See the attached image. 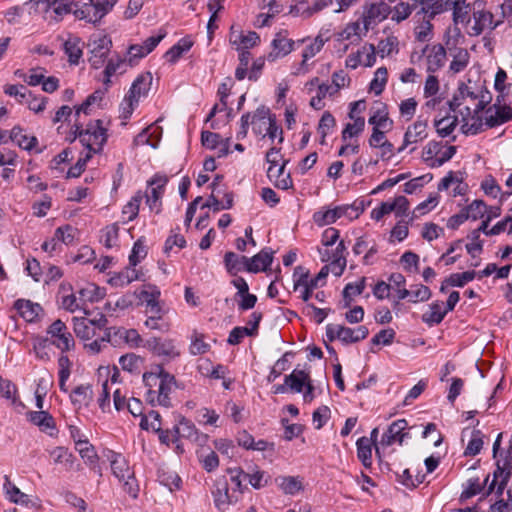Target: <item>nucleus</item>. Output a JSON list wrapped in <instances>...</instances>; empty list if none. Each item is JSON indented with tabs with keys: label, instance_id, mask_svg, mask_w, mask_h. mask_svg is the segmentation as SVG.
Instances as JSON below:
<instances>
[{
	"label": "nucleus",
	"instance_id": "obj_1",
	"mask_svg": "<svg viewBox=\"0 0 512 512\" xmlns=\"http://www.w3.org/2000/svg\"><path fill=\"white\" fill-rule=\"evenodd\" d=\"M143 380L150 387L147 400L154 405L155 401L163 407L171 406L170 394L175 386V377L159 367L158 373H144Z\"/></svg>",
	"mask_w": 512,
	"mask_h": 512
},
{
	"label": "nucleus",
	"instance_id": "obj_2",
	"mask_svg": "<svg viewBox=\"0 0 512 512\" xmlns=\"http://www.w3.org/2000/svg\"><path fill=\"white\" fill-rule=\"evenodd\" d=\"M503 23L496 19L494 14L485 8L483 0H475L471 7V15L466 25V33L470 37H478L485 31H493Z\"/></svg>",
	"mask_w": 512,
	"mask_h": 512
},
{
	"label": "nucleus",
	"instance_id": "obj_3",
	"mask_svg": "<svg viewBox=\"0 0 512 512\" xmlns=\"http://www.w3.org/2000/svg\"><path fill=\"white\" fill-rule=\"evenodd\" d=\"M490 97L481 95V100L470 104H464L460 108H457L462 121V132L466 135H476L482 131L483 121L479 115L486 105L490 102Z\"/></svg>",
	"mask_w": 512,
	"mask_h": 512
},
{
	"label": "nucleus",
	"instance_id": "obj_4",
	"mask_svg": "<svg viewBox=\"0 0 512 512\" xmlns=\"http://www.w3.org/2000/svg\"><path fill=\"white\" fill-rule=\"evenodd\" d=\"M113 475L123 484L124 491L132 498H136L139 492L134 472L130 469L127 460L121 454H114L110 460Z\"/></svg>",
	"mask_w": 512,
	"mask_h": 512
},
{
	"label": "nucleus",
	"instance_id": "obj_5",
	"mask_svg": "<svg viewBox=\"0 0 512 512\" xmlns=\"http://www.w3.org/2000/svg\"><path fill=\"white\" fill-rule=\"evenodd\" d=\"M78 138L91 155L99 153L107 141V133L106 128L103 126V121L98 119L89 123L85 130H79Z\"/></svg>",
	"mask_w": 512,
	"mask_h": 512
},
{
	"label": "nucleus",
	"instance_id": "obj_6",
	"mask_svg": "<svg viewBox=\"0 0 512 512\" xmlns=\"http://www.w3.org/2000/svg\"><path fill=\"white\" fill-rule=\"evenodd\" d=\"M112 41L108 36H97L91 38L88 43L90 56L88 61L94 69L101 68L110 53Z\"/></svg>",
	"mask_w": 512,
	"mask_h": 512
},
{
	"label": "nucleus",
	"instance_id": "obj_7",
	"mask_svg": "<svg viewBox=\"0 0 512 512\" xmlns=\"http://www.w3.org/2000/svg\"><path fill=\"white\" fill-rule=\"evenodd\" d=\"M47 334L50 335L51 343L62 352L71 350L75 345L72 334L60 319L55 320L48 327Z\"/></svg>",
	"mask_w": 512,
	"mask_h": 512
},
{
	"label": "nucleus",
	"instance_id": "obj_8",
	"mask_svg": "<svg viewBox=\"0 0 512 512\" xmlns=\"http://www.w3.org/2000/svg\"><path fill=\"white\" fill-rule=\"evenodd\" d=\"M389 13L390 7L384 0L366 4L361 17L363 29L368 31L372 25L384 20Z\"/></svg>",
	"mask_w": 512,
	"mask_h": 512
},
{
	"label": "nucleus",
	"instance_id": "obj_9",
	"mask_svg": "<svg viewBox=\"0 0 512 512\" xmlns=\"http://www.w3.org/2000/svg\"><path fill=\"white\" fill-rule=\"evenodd\" d=\"M145 347L159 357L169 360L180 356L181 352L173 339L152 337L145 343Z\"/></svg>",
	"mask_w": 512,
	"mask_h": 512
},
{
	"label": "nucleus",
	"instance_id": "obj_10",
	"mask_svg": "<svg viewBox=\"0 0 512 512\" xmlns=\"http://www.w3.org/2000/svg\"><path fill=\"white\" fill-rule=\"evenodd\" d=\"M305 39L298 40L297 42L289 39L285 32H278L273 39L271 46L272 50L267 55V60L274 62L279 58L287 56L294 50L295 44H303Z\"/></svg>",
	"mask_w": 512,
	"mask_h": 512
},
{
	"label": "nucleus",
	"instance_id": "obj_11",
	"mask_svg": "<svg viewBox=\"0 0 512 512\" xmlns=\"http://www.w3.org/2000/svg\"><path fill=\"white\" fill-rule=\"evenodd\" d=\"M118 0H90L89 5L80 11L81 18L96 23L102 19L117 3Z\"/></svg>",
	"mask_w": 512,
	"mask_h": 512
},
{
	"label": "nucleus",
	"instance_id": "obj_12",
	"mask_svg": "<svg viewBox=\"0 0 512 512\" xmlns=\"http://www.w3.org/2000/svg\"><path fill=\"white\" fill-rule=\"evenodd\" d=\"M427 129V120L417 119L413 124L409 125L404 134L403 144L398 148V152L400 153L406 147L425 140L428 137Z\"/></svg>",
	"mask_w": 512,
	"mask_h": 512
},
{
	"label": "nucleus",
	"instance_id": "obj_13",
	"mask_svg": "<svg viewBox=\"0 0 512 512\" xmlns=\"http://www.w3.org/2000/svg\"><path fill=\"white\" fill-rule=\"evenodd\" d=\"M512 119V108L500 105V99L497 103L489 107L485 112V125L489 128L496 127Z\"/></svg>",
	"mask_w": 512,
	"mask_h": 512
},
{
	"label": "nucleus",
	"instance_id": "obj_14",
	"mask_svg": "<svg viewBox=\"0 0 512 512\" xmlns=\"http://www.w3.org/2000/svg\"><path fill=\"white\" fill-rule=\"evenodd\" d=\"M408 423L405 419L394 421L382 435L379 445L381 447H388L398 442L400 445L403 443L404 438L409 434L405 432Z\"/></svg>",
	"mask_w": 512,
	"mask_h": 512
},
{
	"label": "nucleus",
	"instance_id": "obj_15",
	"mask_svg": "<svg viewBox=\"0 0 512 512\" xmlns=\"http://www.w3.org/2000/svg\"><path fill=\"white\" fill-rule=\"evenodd\" d=\"M275 115L271 114L270 109L265 106L258 107L253 114H251L250 124L252 130L256 135L266 136L265 132L272 124V120H275Z\"/></svg>",
	"mask_w": 512,
	"mask_h": 512
},
{
	"label": "nucleus",
	"instance_id": "obj_16",
	"mask_svg": "<svg viewBox=\"0 0 512 512\" xmlns=\"http://www.w3.org/2000/svg\"><path fill=\"white\" fill-rule=\"evenodd\" d=\"M229 41L236 50L243 51L256 46L259 43L260 38L254 31H249L244 34L242 31L234 30L232 27L229 35Z\"/></svg>",
	"mask_w": 512,
	"mask_h": 512
},
{
	"label": "nucleus",
	"instance_id": "obj_17",
	"mask_svg": "<svg viewBox=\"0 0 512 512\" xmlns=\"http://www.w3.org/2000/svg\"><path fill=\"white\" fill-rule=\"evenodd\" d=\"M481 100V96L471 91V89L462 84L458 88V92L454 94L453 98L448 102L451 111L456 112L457 108H460L464 104H470Z\"/></svg>",
	"mask_w": 512,
	"mask_h": 512
},
{
	"label": "nucleus",
	"instance_id": "obj_18",
	"mask_svg": "<svg viewBox=\"0 0 512 512\" xmlns=\"http://www.w3.org/2000/svg\"><path fill=\"white\" fill-rule=\"evenodd\" d=\"M349 209H353V206L345 205L326 211H318L314 214L313 219L319 226L329 225L336 222L342 216L347 215Z\"/></svg>",
	"mask_w": 512,
	"mask_h": 512
},
{
	"label": "nucleus",
	"instance_id": "obj_19",
	"mask_svg": "<svg viewBox=\"0 0 512 512\" xmlns=\"http://www.w3.org/2000/svg\"><path fill=\"white\" fill-rule=\"evenodd\" d=\"M74 6V0H47L46 13L51 19L60 21L64 15L72 12Z\"/></svg>",
	"mask_w": 512,
	"mask_h": 512
},
{
	"label": "nucleus",
	"instance_id": "obj_20",
	"mask_svg": "<svg viewBox=\"0 0 512 512\" xmlns=\"http://www.w3.org/2000/svg\"><path fill=\"white\" fill-rule=\"evenodd\" d=\"M151 81L152 76L150 73L139 75L132 83L127 94L132 99L135 98V100L139 102V99L142 96L147 95L148 91L150 90Z\"/></svg>",
	"mask_w": 512,
	"mask_h": 512
},
{
	"label": "nucleus",
	"instance_id": "obj_21",
	"mask_svg": "<svg viewBox=\"0 0 512 512\" xmlns=\"http://www.w3.org/2000/svg\"><path fill=\"white\" fill-rule=\"evenodd\" d=\"M446 50L441 44L433 45L427 54V71L436 72L445 63Z\"/></svg>",
	"mask_w": 512,
	"mask_h": 512
},
{
	"label": "nucleus",
	"instance_id": "obj_22",
	"mask_svg": "<svg viewBox=\"0 0 512 512\" xmlns=\"http://www.w3.org/2000/svg\"><path fill=\"white\" fill-rule=\"evenodd\" d=\"M273 261V252L271 250H262L251 258H248V272L257 273L266 270Z\"/></svg>",
	"mask_w": 512,
	"mask_h": 512
},
{
	"label": "nucleus",
	"instance_id": "obj_23",
	"mask_svg": "<svg viewBox=\"0 0 512 512\" xmlns=\"http://www.w3.org/2000/svg\"><path fill=\"white\" fill-rule=\"evenodd\" d=\"M4 480L3 489L6 498L12 503L28 506L30 503L28 495L20 491V489L10 481L9 476L5 475Z\"/></svg>",
	"mask_w": 512,
	"mask_h": 512
},
{
	"label": "nucleus",
	"instance_id": "obj_24",
	"mask_svg": "<svg viewBox=\"0 0 512 512\" xmlns=\"http://www.w3.org/2000/svg\"><path fill=\"white\" fill-rule=\"evenodd\" d=\"M180 435L182 438L189 439L193 442L203 443L207 440V435L201 434L196 426L185 417L179 420Z\"/></svg>",
	"mask_w": 512,
	"mask_h": 512
},
{
	"label": "nucleus",
	"instance_id": "obj_25",
	"mask_svg": "<svg viewBox=\"0 0 512 512\" xmlns=\"http://www.w3.org/2000/svg\"><path fill=\"white\" fill-rule=\"evenodd\" d=\"M28 420L40 428L41 431L48 432L55 428L53 417L47 411H31L27 413Z\"/></svg>",
	"mask_w": 512,
	"mask_h": 512
},
{
	"label": "nucleus",
	"instance_id": "obj_26",
	"mask_svg": "<svg viewBox=\"0 0 512 512\" xmlns=\"http://www.w3.org/2000/svg\"><path fill=\"white\" fill-rule=\"evenodd\" d=\"M71 401L74 405L81 408L88 406L93 399V390L91 385H79L73 389L70 394Z\"/></svg>",
	"mask_w": 512,
	"mask_h": 512
},
{
	"label": "nucleus",
	"instance_id": "obj_27",
	"mask_svg": "<svg viewBox=\"0 0 512 512\" xmlns=\"http://www.w3.org/2000/svg\"><path fill=\"white\" fill-rule=\"evenodd\" d=\"M224 262L227 271L232 275L242 270L248 271V257L246 256H238L234 252H227L224 256Z\"/></svg>",
	"mask_w": 512,
	"mask_h": 512
},
{
	"label": "nucleus",
	"instance_id": "obj_28",
	"mask_svg": "<svg viewBox=\"0 0 512 512\" xmlns=\"http://www.w3.org/2000/svg\"><path fill=\"white\" fill-rule=\"evenodd\" d=\"M72 437L75 442V448L82 457L89 465H94L97 461V454L94 451L93 446L88 442L87 439H76V436L72 433Z\"/></svg>",
	"mask_w": 512,
	"mask_h": 512
},
{
	"label": "nucleus",
	"instance_id": "obj_29",
	"mask_svg": "<svg viewBox=\"0 0 512 512\" xmlns=\"http://www.w3.org/2000/svg\"><path fill=\"white\" fill-rule=\"evenodd\" d=\"M275 481L283 493L287 495H295L303 489V485L299 477L279 476Z\"/></svg>",
	"mask_w": 512,
	"mask_h": 512
},
{
	"label": "nucleus",
	"instance_id": "obj_30",
	"mask_svg": "<svg viewBox=\"0 0 512 512\" xmlns=\"http://www.w3.org/2000/svg\"><path fill=\"white\" fill-rule=\"evenodd\" d=\"M15 308L19 314L29 322L33 321L41 311L39 304L24 299L17 300L15 302Z\"/></svg>",
	"mask_w": 512,
	"mask_h": 512
},
{
	"label": "nucleus",
	"instance_id": "obj_31",
	"mask_svg": "<svg viewBox=\"0 0 512 512\" xmlns=\"http://www.w3.org/2000/svg\"><path fill=\"white\" fill-rule=\"evenodd\" d=\"M340 331V341H342L345 344L356 343L360 340L365 339L369 334V330L366 326H359L356 329L342 326V329Z\"/></svg>",
	"mask_w": 512,
	"mask_h": 512
},
{
	"label": "nucleus",
	"instance_id": "obj_32",
	"mask_svg": "<svg viewBox=\"0 0 512 512\" xmlns=\"http://www.w3.org/2000/svg\"><path fill=\"white\" fill-rule=\"evenodd\" d=\"M309 379V374L305 371L294 370L290 375L285 377V385L289 386L292 391L300 393Z\"/></svg>",
	"mask_w": 512,
	"mask_h": 512
},
{
	"label": "nucleus",
	"instance_id": "obj_33",
	"mask_svg": "<svg viewBox=\"0 0 512 512\" xmlns=\"http://www.w3.org/2000/svg\"><path fill=\"white\" fill-rule=\"evenodd\" d=\"M80 302L85 305L87 302L94 303L104 298V289L98 287L95 284H87L85 287L79 290Z\"/></svg>",
	"mask_w": 512,
	"mask_h": 512
},
{
	"label": "nucleus",
	"instance_id": "obj_34",
	"mask_svg": "<svg viewBox=\"0 0 512 512\" xmlns=\"http://www.w3.org/2000/svg\"><path fill=\"white\" fill-rule=\"evenodd\" d=\"M73 328L77 337L83 340H89L96 335L95 328L91 326L87 318L73 317Z\"/></svg>",
	"mask_w": 512,
	"mask_h": 512
},
{
	"label": "nucleus",
	"instance_id": "obj_35",
	"mask_svg": "<svg viewBox=\"0 0 512 512\" xmlns=\"http://www.w3.org/2000/svg\"><path fill=\"white\" fill-rule=\"evenodd\" d=\"M357 457L362 464L369 468L372 464V444L368 437H361L356 442Z\"/></svg>",
	"mask_w": 512,
	"mask_h": 512
},
{
	"label": "nucleus",
	"instance_id": "obj_36",
	"mask_svg": "<svg viewBox=\"0 0 512 512\" xmlns=\"http://www.w3.org/2000/svg\"><path fill=\"white\" fill-rule=\"evenodd\" d=\"M446 314L447 310L442 309V305L435 302L430 305L429 311L422 315V321L429 326H434L441 323Z\"/></svg>",
	"mask_w": 512,
	"mask_h": 512
},
{
	"label": "nucleus",
	"instance_id": "obj_37",
	"mask_svg": "<svg viewBox=\"0 0 512 512\" xmlns=\"http://www.w3.org/2000/svg\"><path fill=\"white\" fill-rule=\"evenodd\" d=\"M10 139L20 148L25 150H31L37 143V138L35 136H28L24 134L20 127H14L11 130Z\"/></svg>",
	"mask_w": 512,
	"mask_h": 512
},
{
	"label": "nucleus",
	"instance_id": "obj_38",
	"mask_svg": "<svg viewBox=\"0 0 512 512\" xmlns=\"http://www.w3.org/2000/svg\"><path fill=\"white\" fill-rule=\"evenodd\" d=\"M137 279H138V273L135 270V268L132 266V267H127L124 270H122L121 272L113 275L110 278L109 283L115 287H123Z\"/></svg>",
	"mask_w": 512,
	"mask_h": 512
},
{
	"label": "nucleus",
	"instance_id": "obj_39",
	"mask_svg": "<svg viewBox=\"0 0 512 512\" xmlns=\"http://www.w3.org/2000/svg\"><path fill=\"white\" fill-rule=\"evenodd\" d=\"M129 66V60L117 58L115 61L110 59L104 70V84L110 83V78L115 74H123Z\"/></svg>",
	"mask_w": 512,
	"mask_h": 512
},
{
	"label": "nucleus",
	"instance_id": "obj_40",
	"mask_svg": "<svg viewBox=\"0 0 512 512\" xmlns=\"http://www.w3.org/2000/svg\"><path fill=\"white\" fill-rule=\"evenodd\" d=\"M193 42L183 38L173 45L166 53L165 57L168 62L175 63L185 52L189 51Z\"/></svg>",
	"mask_w": 512,
	"mask_h": 512
},
{
	"label": "nucleus",
	"instance_id": "obj_41",
	"mask_svg": "<svg viewBox=\"0 0 512 512\" xmlns=\"http://www.w3.org/2000/svg\"><path fill=\"white\" fill-rule=\"evenodd\" d=\"M105 92L103 90H96L91 95H89L86 100L79 106L75 107V114L79 116L80 113H84L85 115L90 114L91 108L93 106H99L100 102L103 100Z\"/></svg>",
	"mask_w": 512,
	"mask_h": 512
},
{
	"label": "nucleus",
	"instance_id": "obj_42",
	"mask_svg": "<svg viewBox=\"0 0 512 512\" xmlns=\"http://www.w3.org/2000/svg\"><path fill=\"white\" fill-rule=\"evenodd\" d=\"M416 5L421 7L419 13H423L429 19L442 13L441 0H413Z\"/></svg>",
	"mask_w": 512,
	"mask_h": 512
},
{
	"label": "nucleus",
	"instance_id": "obj_43",
	"mask_svg": "<svg viewBox=\"0 0 512 512\" xmlns=\"http://www.w3.org/2000/svg\"><path fill=\"white\" fill-rule=\"evenodd\" d=\"M71 361L68 356L61 355L58 359L59 366V388L62 392H67L68 388L66 386V382L70 377L71 373Z\"/></svg>",
	"mask_w": 512,
	"mask_h": 512
},
{
	"label": "nucleus",
	"instance_id": "obj_44",
	"mask_svg": "<svg viewBox=\"0 0 512 512\" xmlns=\"http://www.w3.org/2000/svg\"><path fill=\"white\" fill-rule=\"evenodd\" d=\"M365 289V278H361L356 283H348L343 290L344 307H349L353 296L360 295Z\"/></svg>",
	"mask_w": 512,
	"mask_h": 512
},
{
	"label": "nucleus",
	"instance_id": "obj_45",
	"mask_svg": "<svg viewBox=\"0 0 512 512\" xmlns=\"http://www.w3.org/2000/svg\"><path fill=\"white\" fill-rule=\"evenodd\" d=\"M458 123L457 116L454 117H443L439 120H435V128L440 137L449 136L454 129L456 128Z\"/></svg>",
	"mask_w": 512,
	"mask_h": 512
},
{
	"label": "nucleus",
	"instance_id": "obj_46",
	"mask_svg": "<svg viewBox=\"0 0 512 512\" xmlns=\"http://www.w3.org/2000/svg\"><path fill=\"white\" fill-rule=\"evenodd\" d=\"M64 50L71 64H78L82 56L80 40L78 38H70L64 43Z\"/></svg>",
	"mask_w": 512,
	"mask_h": 512
},
{
	"label": "nucleus",
	"instance_id": "obj_47",
	"mask_svg": "<svg viewBox=\"0 0 512 512\" xmlns=\"http://www.w3.org/2000/svg\"><path fill=\"white\" fill-rule=\"evenodd\" d=\"M142 199L141 192H137L123 207L122 214L127 218V221H132L137 217Z\"/></svg>",
	"mask_w": 512,
	"mask_h": 512
},
{
	"label": "nucleus",
	"instance_id": "obj_48",
	"mask_svg": "<svg viewBox=\"0 0 512 512\" xmlns=\"http://www.w3.org/2000/svg\"><path fill=\"white\" fill-rule=\"evenodd\" d=\"M470 55L464 48H460L456 51L453 56V60L450 63L449 69L453 73H459L464 70L469 63Z\"/></svg>",
	"mask_w": 512,
	"mask_h": 512
},
{
	"label": "nucleus",
	"instance_id": "obj_49",
	"mask_svg": "<svg viewBox=\"0 0 512 512\" xmlns=\"http://www.w3.org/2000/svg\"><path fill=\"white\" fill-rule=\"evenodd\" d=\"M214 502L219 510L224 511L229 504L232 503L231 497L228 494L227 483L219 485L215 491H213Z\"/></svg>",
	"mask_w": 512,
	"mask_h": 512
},
{
	"label": "nucleus",
	"instance_id": "obj_50",
	"mask_svg": "<svg viewBox=\"0 0 512 512\" xmlns=\"http://www.w3.org/2000/svg\"><path fill=\"white\" fill-rule=\"evenodd\" d=\"M101 233V242L106 248H112L117 245L119 235V226L117 223L106 226Z\"/></svg>",
	"mask_w": 512,
	"mask_h": 512
},
{
	"label": "nucleus",
	"instance_id": "obj_51",
	"mask_svg": "<svg viewBox=\"0 0 512 512\" xmlns=\"http://www.w3.org/2000/svg\"><path fill=\"white\" fill-rule=\"evenodd\" d=\"M387 79H388L387 69L385 67H379L376 70V72L374 74V78L372 79V81L370 83V90L372 92H374L376 95H380L385 88Z\"/></svg>",
	"mask_w": 512,
	"mask_h": 512
},
{
	"label": "nucleus",
	"instance_id": "obj_52",
	"mask_svg": "<svg viewBox=\"0 0 512 512\" xmlns=\"http://www.w3.org/2000/svg\"><path fill=\"white\" fill-rule=\"evenodd\" d=\"M398 41L397 38L394 36L386 37L385 39H382L379 41L377 45V53L381 58L390 56L394 52H398Z\"/></svg>",
	"mask_w": 512,
	"mask_h": 512
},
{
	"label": "nucleus",
	"instance_id": "obj_53",
	"mask_svg": "<svg viewBox=\"0 0 512 512\" xmlns=\"http://www.w3.org/2000/svg\"><path fill=\"white\" fill-rule=\"evenodd\" d=\"M470 4L467 1L464 4H456V7L452 10V20L455 24L467 25L470 19Z\"/></svg>",
	"mask_w": 512,
	"mask_h": 512
},
{
	"label": "nucleus",
	"instance_id": "obj_54",
	"mask_svg": "<svg viewBox=\"0 0 512 512\" xmlns=\"http://www.w3.org/2000/svg\"><path fill=\"white\" fill-rule=\"evenodd\" d=\"M483 447V434L480 430H473L471 439L465 449L464 454L467 456H475L480 453Z\"/></svg>",
	"mask_w": 512,
	"mask_h": 512
},
{
	"label": "nucleus",
	"instance_id": "obj_55",
	"mask_svg": "<svg viewBox=\"0 0 512 512\" xmlns=\"http://www.w3.org/2000/svg\"><path fill=\"white\" fill-rule=\"evenodd\" d=\"M55 464H64L67 470L72 468L73 456L64 447H56L50 452Z\"/></svg>",
	"mask_w": 512,
	"mask_h": 512
},
{
	"label": "nucleus",
	"instance_id": "obj_56",
	"mask_svg": "<svg viewBox=\"0 0 512 512\" xmlns=\"http://www.w3.org/2000/svg\"><path fill=\"white\" fill-rule=\"evenodd\" d=\"M354 123H347L342 131V140L357 136L364 130L365 119L363 117H354Z\"/></svg>",
	"mask_w": 512,
	"mask_h": 512
},
{
	"label": "nucleus",
	"instance_id": "obj_57",
	"mask_svg": "<svg viewBox=\"0 0 512 512\" xmlns=\"http://www.w3.org/2000/svg\"><path fill=\"white\" fill-rule=\"evenodd\" d=\"M168 182V178L165 175H155L151 181H149V185L151 186L150 192L146 194L148 197H154L155 199H161L163 195V189L166 183Z\"/></svg>",
	"mask_w": 512,
	"mask_h": 512
},
{
	"label": "nucleus",
	"instance_id": "obj_58",
	"mask_svg": "<svg viewBox=\"0 0 512 512\" xmlns=\"http://www.w3.org/2000/svg\"><path fill=\"white\" fill-rule=\"evenodd\" d=\"M142 363L143 359L133 353L123 355L119 359V364L122 369L128 372H135L139 370Z\"/></svg>",
	"mask_w": 512,
	"mask_h": 512
},
{
	"label": "nucleus",
	"instance_id": "obj_59",
	"mask_svg": "<svg viewBox=\"0 0 512 512\" xmlns=\"http://www.w3.org/2000/svg\"><path fill=\"white\" fill-rule=\"evenodd\" d=\"M476 276L475 271H465L463 273H453L446 278L447 285L451 287H463L466 283L472 281Z\"/></svg>",
	"mask_w": 512,
	"mask_h": 512
},
{
	"label": "nucleus",
	"instance_id": "obj_60",
	"mask_svg": "<svg viewBox=\"0 0 512 512\" xmlns=\"http://www.w3.org/2000/svg\"><path fill=\"white\" fill-rule=\"evenodd\" d=\"M335 124L336 121L334 116L330 112H324L318 124V132L321 135V144L325 143L326 136L328 135L329 131L335 126Z\"/></svg>",
	"mask_w": 512,
	"mask_h": 512
},
{
	"label": "nucleus",
	"instance_id": "obj_61",
	"mask_svg": "<svg viewBox=\"0 0 512 512\" xmlns=\"http://www.w3.org/2000/svg\"><path fill=\"white\" fill-rule=\"evenodd\" d=\"M244 479H247L251 486L255 489H260L261 487L266 486L268 483V477H266V473L259 469L245 473Z\"/></svg>",
	"mask_w": 512,
	"mask_h": 512
},
{
	"label": "nucleus",
	"instance_id": "obj_62",
	"mask_svg": "<svg viewBox=\"0 0 512 512\" xmlns=\"http://www.w3.org/2000/svg\"><path fill=\"white\" fill-rule=\"evenodd\" d=\"M210 346L204 341V336L194 332L191 337L189 351L192 355L204 354L209 350Z\"/></svg>",
	"mask_w": 512,
	"mask_h": 512
},
{
	"label": "nucleus",
	"instance_id": "obj_63",
	"mask_svg": "<svg viewBox=\"0 0 512 512\" xmlns=\"http://www.w3.org/2000/svg\"><path fill=\"white\" fill-rule=\"evenodd\" d=\"M464 210L468 219L477 220L484 217L487 212V206L482 200H474Z\"/></svg>",
	"mask_w": 512,
	"mask_h": 512
},
{
	"label": "nucleus",
	"instance_id": "obj_64",
	"mask_svg": "<svg viewBox=\"0 0 512 512\" xmlns=\"http://www.w3.org/2000/svg\"><path fill=\"white\" fill-rule=\"evenodd\" d=\"M324 46V40L321 36H317L309 45L306 46L302 53V66L306 61L318 54Z\"/></svg>",
	"mask_w": 512,
	"mask_h": 512
}]
</instances>
